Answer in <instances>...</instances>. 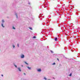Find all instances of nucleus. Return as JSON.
Wrapping results in <instances>:
<instances>
[{
  "instance_id": "nucleus-1",
  "label": "nucleus",
  "mask_w": 80,
  "mask_h": 80,
  "mask_svg": "<svg viewBox=\"0 0 80 80\" xmlns=\"http://www.w3.org/2000/svg\"><path fill=\"white\" fill-rule=\"evenodd\" d=\"M24 55H23V54H22L21 55V58H24Z\"/></svg>"
},
{
  "instance_id": "nucleus-2",
  "label": "nucleus",
  "mask_w": 80,
  "mask_h": 80,
  "mask_svg": "<svg viewBox=\"0 0 80 80\" xmlns=\"http://www.w3.org/2000/svg\"><path fill=\"white\" fill-rule=\"evenodd\" d=\"M37 70H38V72H41L42 71V70L40 69H38Z\"/></svg>"
},
{
  "instance_id": "nucleus-3",
  "label": "nucleus",
  "mask_w": 80,
  "mask_h": 80,
  "mask_svg": "<svg viewBox=\"0 0 80 80\" xmlns=\"http://www.w3.org/2000/svg\"><path fill=\"white\" fill-rule=\"evenodd\" d=\"M18 70L20 71V72H21V69H20V68H18Z\"/></svg>"
},
{
  "instance_id": "nucleus-4",
  "label": "nucleus",
  "mask_w": 80,
  "mask_h": 80,
  "mask_svg": "<svg viewBox=\"0 0 80 80\" xmlns=\"http://www.w3.org/2000/svg\"><path fill=\"white\" fill-rule=\"evenodd\" d=\"M1 25L3 28H5V26H3V24H2Z\"/></svg>"
},
{
  "instance_id": "nucleus-5",
  "label": "nucleus",
  "mask_w": 80,
  "mask_h": 80,
  "mask_svg": "<svg viewBox=\"0 0 80 80\" xmlns=\"http://www.w3.org/2000/svg\"><path fill=\"white\" fill-rule=\"evenodd\" d=\"M55 41H57V38H55Z\"/></svg>"
},
{
  "instance_id": "nucleus-6",
  "label": "nucleus",
  "mask_w": 80,
  "mask_h": 80,
  "mask_svg": "<svg viewBox=\"0 0 80 80\" xmlns=\"http://www.w3.org/2000/svg\"><path fill=\"white\" fill-rule=\"evenodd\" d=\"M36 38V37L35 36H34L33 37V38Z\"/></svg>"
},
{
  "instance_id": "nucleus-7",
  "label": "nucleus",
  "mask_w": 80,
  "mask_h": 80,
  "mask_svg": "<svg viewBox=\"0 0 80 80\" xmlns=\"http://www.w3.org/2000/svg\"><path fill=\"white\" fill-rule=\"evenodd\" d=\"M29 28L30 29V30H32V28H31V27H30Z\"/></svg>"
},
{
  "instance_id": "nucleus-8",
  "label": "nucleus",
  "mask_w": 80,
  "mask_h": 80,
  "mask_svg": "<svg viewBox=\"0 0 80 80\" xmlns=\"http://www.w3.org/2000/svg\"><path fill=\"white\" fill-rule=\"evenodd\" d=\"M25 63H26V64H27V65H28V63H27L26 62H25Z\"/></svg>"
},
{
  "instance_id": "nucleus-9",
  "label": "nucleus",
  "mask_w": 80,
  "mask_h": 80,
  "mask_svg": "<svg viewBox=\"0 0 80 80\" xmlns=\"http://www.w3.org/2000/svg\"><path fill=\"white\" fill-rule=\"evenodd\" d=\"M28 69H31V68L30 67H28Z\"/></svg>"
},
{
  "instance_id": "nucleus-10",
  "label": "nucleus",
  "mask_w": 80,
  "mask_h": 80,
  "mask_svg": "<svg viewBox=\"0 0 80 80\" xmlns=\"http://www.w3.org/2000/svg\"><path fill=\"white\" fill-rule=\"evenodd\" d=\"M2 23L4 22V20H2Z\"/></svg>"
},
{
  "instance_id": "nucleus-11",
  "label": "nucleus",
  "mask_w": 80,
  "mask_h": 80,
  "mask_svg": "<svg viewBox=\"0 0 80 80\" xmlns=\"http://www.w3.org/2000/svg\"><path fill=\"white\" fill-rule=\"evenodd\" d=\"M12 28H13V29H14V30L15 29V27H13Z\"/></svg>"
},
{
  "instance_id": "nucleus-12",
  "label": "nucleus",
  "mask_w": 80,
  "mask_h": 80,
  "mask_svg": "<svg viewBox=\"0 0 80 80\" xmlns=\"http://www.w3.org/2000/svg\"><path fill=\"white\" fill-rule=\"evenodd\" d=\"M69 76H70V77H71V76H72V73H71V74L69 75Z\"/></svg>"
},
{
  "instance_id": "nucleus-13",
  "label": "nucleus",
  "mask_w": 80,
  "mask_h": 80,
  "mask_svg": "<svg viewBox=\"0 0 80 80\" xmlns=\"http://www.w3.org/2000/svg\"><path fill=\"white\" fill-rule=\"evenodd\" d=\"M17 46H18V47H19V44H17Z\"/></svg>"
},
{
  "instance_id": "nucleus-14",
  "label": "nucleus",
  "mask_w": 80,
  "mask_h": 80,
  "mask_svg": "<svg viewBox=\"0 0 80 80\" xmlns=\"http://www.w3.org/2000/svg\"><path fill=\"white\" fill-rule=\"evenodd\" d=\"M52 65H55V63L54 62L53 64Z\"/></svg>"
},
{
  "instance_id": "nucleus-15",
  "label": "nucleus",
  "mask_w": 80,
  "mask_h": 80,
  "mask_svg": "<svg viewBox=\"0 0 80 80\" xmlns=\"http://www.w3.org/2000/svg\"><path fill=\"white\" fill-rule=\"evenodd\" d=\"M16 15L17 17H18V16H18L17 14H16Z\"/></svg>"
},
{
  "instance_id": "nucleus-16",
  "label": "nucleus",
  "mask_w": 80,
  "mask_h": 80,
  "mask_svg": "<svg viewBox=\"0 0 80 80\" xmlns=\"http://www.w3.org/2000/svg\"><path fill=\"white\" fill-rule=\"evenodd\" d=\"M44 79H45L46 80H47V78H44Z\"/></svg>"
},
{
  "instance_id": "nucleus-17",
  "label": "nucleus",
  "mask_w": 80,
  "mask_h": 80,
  "mask_svg": "<svg viewBox=\"0 0 80 80\" xmlns=\"http://www.w3.org/2000/svg\"><path fill=\"white\" fill-rule=\"evenodd\" d=\"M24 75H26V73H24Z\"/></svg>"
},
{
  "instance_id": "nucleus-18",
  "label": "nucleus",
  "mask_w": 80,
  "mask_h": 80,
  "mask_svg": "<svg viewBox=\"0 0 80 80\" xmlns=\"http://www.w3.org/2000/svg\"><path fill=\"white\" fill-rule=\"evenodd\" d=\"M13 48H15V46L13 45Z\"/></svg>"
},
{
  "instance_id": "nucleus-19",
  "label": "nucleus",
  "mask_w": 80,
  "mask_h": 80,
  "mask_svg": "<svg viewBox=\"0 0 80 80\" xmlns=\"http://www.w3.org/2000/svg\"><path fill=\"white\" fill-rule=\"evenodd\" d=\"M57 60H58V61H59V59H58V58H57Z\"/></svg>"
},
{
  "instance_id": "nucleus-20",
  "label": "nucleus",
  "mask_w": 80,
  "mask_h": 80,
  "mask_svg": "<svg viewBox=\"0 0 80 80\" xmlns=\"http://www.w3.org/2000/svg\"><path fill=\"white\" fill-rule=\"evenodd\" d=\"M51 52H52V53H53V52H52V51H51Z\"/></svg>"
},
{
  "instance_id": "nucleus-21",
  "label": "nucleus",
  "mask_w": 80,
  "mask_h": 80,
  "mask_svg": "<svg viewBox=\"0 0 80 80\" xmlns=\"http://www.w3.org/2000/svg\"><path fill=\"white\" fill-rule=\"evenodd\" d=\"M15 67H17V66L15 65Z\"/></svg>"
},
{
  "instance_id": "nucleus-22",
  "label": "nucleus",
  "mask_w": 80,
  "mask_h": 80,
  "mask_svg": "<svg viewBox=\"0 0 80 80\" xmlns=\"http://www.w3.org/2000/svg\"><path fill=\"white\" fill-rule=\"evenodd\" d=\"M2 76H3V75L2 74Z\"/></svg>"
}]
</instances>
